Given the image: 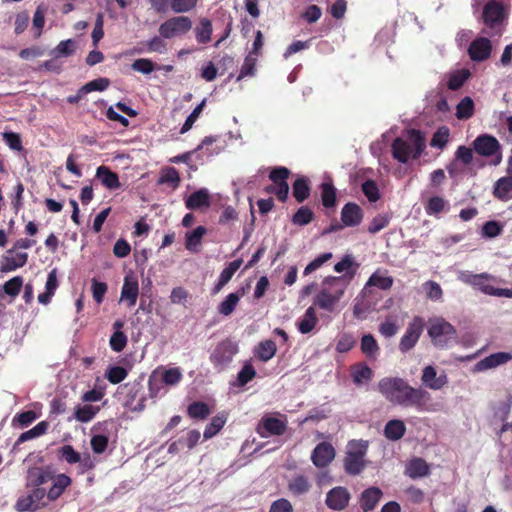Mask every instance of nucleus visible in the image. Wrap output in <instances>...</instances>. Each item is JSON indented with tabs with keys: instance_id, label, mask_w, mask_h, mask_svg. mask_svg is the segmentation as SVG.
I'll list each match as a JSON object with an SVG mask.
<instances>
[{
	"instance_id": "obj_37",
	"label": "nucleus",
	"mask_w": 512,
	"mask_h": 512,
	"mask_svg": "<svg viewBox=\"0 0 512 512\" xmlns=\"http://www.w3.org/2000/svg\"><path fill=\"white\" fill-rule=\"evenodd\" d=\"M393 278L380 273L379 270L375 271L368 279L365 289L374 286L381 290H389L393 285Z\"/></svg>"
},
{
	"instance_id": "obj_48",
	"label": "nucleus",
	"mask_w": 512,
	"mask_h": 512,
	"mask_svg": "<svg viewBox=\"0 0 512 512\" xmlns=\"http://www.w3.org/2000/svg\"><path fill=\"white\" fill-rule=\"evenodd\" d=\"M314 218V212L308 206H301L292 216V223L297 226L308 225Z\"/></svg>"
},
{
	"instance_id": "obj_28",
	"label": "nucleus",
	"mask_w": 512,
	"mask_h": 512,
	"mask_svg": "<svg viewBox=\"0 0 512 512\" xmlns=\"http://www.w3.org/2000/svg\"><path fill=\"white\" fill-rule=\"evenodd\" d=\"M53 485L47 492V498L50 501H55L64 493V491L71 485L72 479L66 474H58L54 476Z\"/></svg>"
},
{
	"instance_id": "obj_4",
	"label": "nucleus",
	"mask_w": 512,
	"mask_h": 512,
	"mask_svg": "<svg viewBox=\"0 0 512 512\" xmlns=\"http://www.w3.org/2000/svg\"><path fill=\"white\" fill-rule=\"evenodd\" d=\"M481 19L485 25L483 33L490 36L500 34L506 19V11L503 3L497 0H489L483 6Z\"/></svg>"
},
{
	"instance_id": "obj_55",
	"label": "nucleus",
	"mask_w": 512,
	"mask_h": 512,
	"mask_svg": "<svg viewBox=\"0 0 512 512\" xmlns=\"http://www.w3.org/2000/svg\"><path fill=\"white\" fill-rule=\"evenodd\" d=\"M128 342V338L123 331H114L110 337L109 345L114 352H121L124 350Z\"/></svg>"
},
{
	"instance_id": "obj_56",
	"label": "nucleus",
	"mask_w": 512,
	"mask_h": 512,
	"mask_svg": "<svg viewBox=\"0 0 512 512\" xmlns=\"http://www.w3.org/2000/svg\"><path fill=\"white\" fill-rule=\"evenodd\" d=\"M503 231V225L495 220L487 221L482 226V235L486 238H495Z\"/></svg>"
},
{
	"instance_id": "obj_30",
	"label": "nucleus",
	"mask_w": 512,
	"mask_h": 512,
	"mask_svg": "<svg viewBox=\"0 0 512 512\" xmlns=\"http://www.w3.org/2000/svg\"><path fill=\"white\" fill-rule=\"evenodd\" d=\"M311 193L310 181L305 176L298 177L292 185V194L298 203L307 200Z\"/></svg>"
},
{
	"instance_id": "obj_8",
	"label": "nucleus",
	"mask_w": 512,
	"mask_h": 512,
	"mask_svg": "<svg viewBox=\"0 0 512 512\" xmlns=\"http://www.w3.org/2000/svg\"><path fill=\"white\" fill-rule=\"evenodd\" d=\"M192 21L187 16H175L167 19L159 26V34L164 39H171L189 32Z\"/></svg>"
},
{
	"instance_id": "obj_25",
	"label": "nucleus",
	"mask_w": 512,
	"mask_h": 512,
	"mask_svg": "<svg viewBox=\"0 0 512 512\" xmlns=\"http://www.w3.org/2000/svg\"><path fill=\"white\" fill-rule=\"evenodd\" d=\"M382 497V491L378 487L365 489L360 496V507L364 512L373 510Z\"/></svg>"
},
{
	"instance_id": "obj_34",
	"label": "nucleus",
	"mask_w": 512,
	"mask_h": 512,
	"mask_svg": "<svg viewBox=\"0 0 512 512\" xmlns=\"http://www.w3.org/2000/svg\"><path fill=\"white\" fill-rule=\"evenodd\" d=\"M24 284V279L22 276H14L13 278L6 281L0 288V298H2V293L10 296L12 299L16 298Z\"/></svg>"
},
{
	"instance_id": "obj_52",
	"label": "nucleus",
	"mask_w": 512,
	"mask_h": 512,
	"mask_svg": "<svg viewBox=\"0 0 512 512\" xmlns=\"http://www.w3.org/2000/svg\"><path fill=\"white\" fill-rule=\"evenodd\" d=\"M256 63L257 57L248 54L244 59L237 81H240L247 76H254L256 72Z\"/></svg>"
},
{
	"instance_id": "obj_64",
	"label": "nucleus",
	"mask_w": 512,
	"mask_h": 512,
	"mask_svg": "<svg viewBox=\"0 0 512 512\" xmlns=\"http://www.w3.org/2000/svg\"><path fill=\"white\" fill-rule=\"evenodd\" d=\"M182 378L183 375L179 367L166 369L162 374V381L166 385H176Z\"/></svg>"
},
{
	"instance_id": "obj_49",
	"label": "nucleus",
	"mask_w": 512,
	"mask_h": 512,
	"mask_svg": "<svg viewBox=\"0 0 512 512\" xmlns=\"http://www.w3.org/2000/svg\"><path fill=\"white\" fill-rule=\"evenodd\" d=\"M76 51V44L73 39H67L61 41L52 51L56 58L58 57H69L73 55Z\"/></svg>"
},
{
	"instance_id": "obj_2",
	"label": "nucleus",
	"mask_w": 512,
	"mask_h": 512,
	"mask_svg": "<svg viewBox=\"0 0 512 512\" xmlns=\"http://www.w3.org/2000/svg\"><path fill=\"white\" fill-rule=\"evenodd\" d=\"M408 140L397 137L391 145L393 157L401 163H407L410 157L418 159L426 147L425 137L419 130H409Z\"/></svg>"
},
{
	"instance_id": "obj_45",
	"label": "nucleus",
	"mask_w": 512,
	"mask_h": 512,
	"mask_svg": "<svg viewBox=\"0 0 512 512\" xmlns=\"http://www.w3.org/2000/svg\"><path fill=\"white\" fill-rule=\"evenodd\" d=\"M372 376V369L364 363L355 365L352 368V379L353 382L357 385L370 381L372 379Z\"/></svg>"
},
{
	"instance_id": "obj_16",
	"label": "nucleus",
	"mask_w": 512,
	"mask_h": 512,
	"mask_svg": "<svg viewBox=\"0 0 512 512\" xmlns=\"http://www.w3.org/2000/svg\"><path fill=\"white\" fill-rule=\"evenodd\" d=\"M340 218L345 227H356L361 224L364 212L357 203L348 202L342 207Z\"/></svg>"
},
{
	"instance_id": "obj_39",
	"label": "nucleus",
	"mask_w": 512,
	"mask_h": 512,
	"mask_svg": "<svg viewBox=\"0 0 512 512\" xmlns=\"http://www.w3.org/2000/svg\"><path fill=\"white\" fill-rule=\"evenodd\" d=\"M100 411L99 406H93L86 404L83 406H77L74 410V418L81 423L90 422Z\"/></svg>"
},
{
	"instance_id": "obj_61",
	"label": "nucleus",
	"mask_w": 512,
	"mask_h": 512,
	"mask_svg": "<svg viewBox=\"0 0 512 512\" xmlns=\"http://www.w3.org/2000/svg\"><path fill=\"white\" fill-rule=\"evenodd\" d=\"M389 217L387 215L378 214L376 215L368 225V232L376 234L389 225Z\"/></svg>"
},
{
	"instance_id": "obj_57",
	"label": "nucleus",
	"mask_w": 512,
	"mask_h": 512,
	"mask_svg": "<svg viewBox=\"0 0 512 512\" xmlns=\"http://www.w3.org/2000/svg\"><path fill=\"white\" fill-rule=\"evenodd\" d=\"M449 129L445 126L440 127L434 134L430 141L432 147L443 149L449 140Z\"/></svg>"
},
{
	"instance_id": "obj_62",
	"label": "nucleus",
	"mask_w": 512,
	"mask_h": 512,
	"mask_svg": "<svg viewBox=\"0 0 512 512\" xmlns=\"http://www.w3.org/2000/svg\"><path fill=\"white\" fill-rule=\"evenodd\" d=\"M38 418V415L33 410L23 411L21 413H17L13 418V425L16 423L19 424L20 427H27L31 423H33Z\"/></svg>"
},
{
	"instance_id": "obj_22",
	"label": "nucleus",
	"mask_w": 512,
	"mask_h": 512,
	"mask_svg": "<svg viewBox=\"0 0 512 512\" xmlns=\"http://www.w3.org/2000/svg\"><path fill=\"white\" fill-rule=\"evenodd\" d=\"M421 380L426 387L433 390H439L446 385L447 376L445 374L437 376L436 369L429 365L423 369Z\"/></svg>"
},
{
	"instance_id": "obj_35",
	"label": "nucleus",
	"mask_w": 512,
	"mask_h": 512,
	"mask_svg": "<svg viewBox=\"0 0 512 512\" xmlns=\"http://www.w3.org/2000/svg\"><path fill=\"white\" fill-rule=\"evenodd\" d=\"M321 202L325 208H335L337 204V191L331 182H324L320 186Z\"/></svg>"
},
{
	"instance_id": "obj_63",
	"label": "nucleus",
	"mask_w": 512,
	"mask_h": 512,
	"mask_svg": "<svg viewBox=\"0 0 512 512\" xmlns=\"http://www.w3.org/2000/svg\"><path fill=\"white\" fill-rule=\"evenodd\" d=\"M512 407V395H509L506 401L500 402L494 411V417L499 421H506Z\"/></svg>"
},
{
	"instance_id": "obj_21",
	"label": "nucleus",
	"mask_w": 512,
	"mask_h": 512,
	"mask_svg": "<svg viewBox=\"0 0 512 512\" xmlns=\"http://www.w3.org/2000/svg\"><path fill=\"white\" fill-rule=\"evenodd\" d=\"M138 294V280L134 277L126 276L121 289V300L127 302L129 307H133L137 302Z\"/></svg>"
},
{
	"instance_id": "obj_1",
	"label": "nucleus",
	"mask_w": 512,
	"mask_h": 512,
	"mask_svg": "<svg viewBox=\"0 0 512 512\" xmlns=\"http://www.w3.org/2000/svg\"><path fill=\"white\" fill-rule=\"evenodd\" d=\"M377 390L391 404L414 407L419 412L431 411V395L422 388H414L400 377H384L377 384Z\"/></svg>"
},
{
	"instance_id": "obj_5",
	"label": "nucleus",
	"mask_w": 512,
	"mask_h": 512,
	"mask_svg": "<svg viewBox=\"0 0 512 512\" xmlns=\"http://www.w3.org/2000/svg\"><path fill=\"white\" fill-rule=\"evenodd\" d=\"M368 442L364 440H351L348 442L344 458V469L349 475H358L365 468L364 457L367 453Z\"/></svg>"
},
{
	"instance_id": "obj_40",
	"label": "nucleus",
	"mask_w": 512,
	"mask_h": 512,
	"mask_svg": "<svg viewBox=\"0 0 512 512\" xmlns=\"http://www.w3.org/2000/svg\"><path fill=\"white\" fill-rule=\"evenodd\" d=\"M213 32L212 23L207 18H202L199 25L195 28L196 40L200 44H206L210 42Z\"/></svg>"
},
{
	"instance_id": "obj_9",
	"label": "nucleus",
	"mask_w": 512,
	"mask_h": 512,
	"mask_svg": "<svg viewBox=\"0 0 512 512\" xmlns=\"http://www.w3.org/2000/svg\"><path fill=\"white\" fill-rule=\"evenodd\" d=\"M428 335L434 345L445 347L451 339L455 338L456 330L444 319H437L428 328Z\"/></svg>"
},
{
	"instance_id": "obj_53",
	"label": "nucleus",
	"mask_w": 512,
	"mask_h": 512,
	"mask_svg": "<svg viewBox=\"0 0 512 512\" xmlns=\"http://www.w3.org/2000/svg\"><path fill=\"white\" fill-rule=\"evenodd\" d=\"M127 375V370L121 366H112L105 373L107 380L114 385L121 383Z\"/></svg>"
},
{
	"instance_id": "obj_59",
	"label": "nucleus",
	"mask_w": 512,
	"mask_h": 512,
	"mask_svg": "<svg viewBox=\"0 0 512 512\" xmlns=\"http://www.w3.org/2000/svg\"><path fill=\"white\" fill-rule=\"evenodd\" d=\"M362 192L370 202H376L380 198L379 188L374 180H366L362 184Z\"/></svg>"
},
{
	"instance_id": "obj_36",
	"label": "nucleus",
	"mask_w": 512,
	"mask_h": 512,
	"mask_svg": "<svg viewBox=\"0 0 512 512\" xmlns=\"http://www.w3.org/2000/svg\"><path fill=\"white\" fill-rule=\"evenodd\" d=\"M244 292L230 293L226 298L218 305V312L223 316H229L233 313L236 306L239 303L240 298Z\"/></svg>"
},
{
	"instance_id": "obj_27",
	"label": "nucleus",
	"mask_w": 512,
	"mask_h": 512,
	"mask_svg": "<svg viewBox=\"0 0 512 512\" xmlns=\"http://www.w3.org/2000/svg\"><path fill=\"white\" fill-rule=\"evenodd\" d=\"M185 206L189 210L208 208L210 206V196L208 190L201 188L193 192L186 200Z\"/></svg>"
},
{
	"instance_id": "obj_51",
	"label": "nucleus",
	"mask_w": 512,
	"mask_h": 512,
	"mask_svg": "<svg viewBox=\"0 0 512 512\" xmlns=\"http://www.w3.org/2000/svg\"><path fill=\"white\" fill-rule=\"evenodd\" d=\"M469 76H470L469 70H466V69L459 70V71L453 73L452 75H450L448 82H447V87L453 91L458 90L459 88H461L463 86V84L466 82V80L469 78Z\"/></svg>"
},
{
	"instance_id": "obj_60",
	"label": "nucleus",
	"mask_w": 512,
	"mask_h": 512,
	"mask_svg": "<svg viewBox=\"0 0 512 512\" xmlns=\"http://www.w3.org/2000/svg\"><path fill=\"white\" fill-rule=\"evenodd\" d=\"M399 330L396 321L392 317H387L385 321H383L379 325V332L382 336L386 338H391L397 334Z\"/></svg>"
},
{
	"instance_id": "obj_7",
	"label": "nucleus",
	"mask_w": 512,
	"mask_h": 512,
	"mask_svg": "<svg viewBox=\"0 0 512 512\" xmlns=\"http://www.w3.org/2000/svg\"><path fill=\"white\" fill-rule=\"evenodd\" d=\"M473 150L480 156L492 158L491 164L497 166L502 161V147L496 137L481 134L472 143Z\"/></svg>"
},
{
	"instance_id": "obj_14",
	"label": "nucleus",
	"mask_w": 512,
	"mask_h": 512,
	"mask_svg": "<svg viewBox=\"0 0 512 512\" xmlns=\"http://www.w3.org/2000/svg\"><path fill=\"white\" fill-rule=\"evenodd\" d=\"M350 499L351 494L346 487L336 486L327 492L325 504L331 510L342 511L348 507Z\"/></svg>"
},
{
	"instance_id": "obj_54",
	"label": "nucleus",
	"mask_w": 512,
	"mask_h": 512,
	"mask_svg": "<svg viewBox=\"0 0 512 512\" xmlns=\"http://www.w3.org/2000/svg\"><path fill=\"white\" fill-rule=\"evenodd\" d=\"M206 105V99H203L200 104H198L194 110L191 112V114L187 117L186 121L184 122L183 126L180 129L181 134H185L188 132L193 124L197 121L200 114L202 113L204 107Z\"/></svg>"
},
{
	"instance_id": "obj_6",
	"label": "nucleus",
	"mask_w": 512,
	"mask_h": 512,
	"mask_svg": "<svg viewBox=\"0 0 512 512\" xmlns=\"http://www.w3.org/2000/svg\"><path fill=\"white\" fill-rule=\"evenodd\" d=\"M460 280L474 288H478L482 293L490 296L512 298V289L495 288L488 284V281L495 280V277L488 273L472 274L463 273Z\"/></svg>"
},
{
	"instance_id": "obj_42",
	"label": "nucleus",
	"mask_w": 512,
	"mask_h": 512,
	"mask_svg": "<svg viewBox=\"0 0 512 512\" xmlns=\"http://www.w3.org/2000/svg\"><path fill=\"white\" fill-rule=\"evenodd\" d=\"M475 106L471 97H464L456 106V117L459 120H468L474 115Z\"/></svg>"
},
{
	"instance_id": "obj_18",
	"label": "nucleus",
	"mask_w": 512,
	"mask_h": 512,
	"mask_svg": "<svg viewBox=\"0 0 512 512\" xmlns=\"http://www.w3.org/2000/svg\"><path fill=\"white\" fill-rule=\"evenodd\" d=\"M512 359V355L508 352L493 353L477 362L474 366L475 372H482L503 365Z\"/></svg>"
},
{
	"instance_id": "obj_3",
	"label": "nucleus",
	"mask_w": 512,
	"mask_h": 512,
	"mask_svg": "<svg viewBox=\"0 0 512 512\" xmlns=\"http://www.w3.org/2000/svg\"><path fill=\"white\" fill-rule=\"evenodd\" d=\"M341 282L340 277L328 276L323 280L324 287L314 298L313 305L318 308L333 312L336 305L344 295L345 288L339 286Z\"/></svg>"
},
{
	"instance_id": "obj_26",
	"label": "nucleus",
	"mask_w": 512,
	"mask_h": 512,
	"mask_svg": "<svg viewBox=\"0 0 512 512\" xmlns=\"http://www.w3.org/2000/svg\"><path fill=\"white\" fill-rule=\"evenodd\" d=\"M287 488L291 495L299 497L307 494L311 490L312 484L307 476L301 474L293 476L288 481Z\"/></svg>"
},
{
	"instance_id": "obj_10",
	"label": "nucleus",
	"mask_w": 512,
	"mask_h": 512,
	"mask_svg": "<svg viewBox=\"0 0 512 512\" xmlns=\"http://www.w3.org/2000/svg\"><path fill=\"white\" fill-rule=\"evenodd\" d=\"M424 329V321L421 317L416 316L408 324L404 335L399 342V350L407 353L415 347Z\"/></svg>"
},
{
	"instance_id": "obj_33",
	"label": "nucleus",
	"mask_w": 512,
	"mask_h": 512,
	"mask_svg": "<svg viewBox=\"0 0 512 512\" xmlns=\"http://www.w3.org/2000/svg\"><path fill=\"white\" fill-rule=\"evenodd\" d=\"M318 318L314 306L306 309L303 317L298 322V330L302 334L310 333L316 326Z\"/></svg>"
},
{
	"instance_id": "obj_47",
	"label": "nucleus",
	"mask_w": 512,
	"mask_h": 512,
	"mask_svg": "<svg viewBox=\"0 0 512 512\" xmlns=\"http://www.w3.org/2000/svg\"><path fill=\"white\" fill-rule=\"evenodd\" d=\"M361 351L367 358H375L379 352V346L373 335L366 334L361 339Z\"/></svg>"
},
{
	"instance_id": "obj_29",
	"label": "nucleus",
	"mask_w": 512,
	"mask_h": 512,
	"mask_svg": "<svg viewBox=\"0 0 512 512\" xmlns=\"http://www.w3.org/2000/svg\"><path fill=\"white\" fill-rule=\"evenodd\" d=\"M493 195L501 201L512 199V176H505L498 179L494 186Z\"/></svg>"
},
{
	"instance_id": "obj_43",
	"label": "nucleus",
	"mask_w": 512,
	"mask_h": 512,
	"mask_svg": "<svg viewBox=\"0 0 512 512\" xmlns=\"http://www.w3.org/2000/svg\"><path fill=\"white\" fill-rule=\"evenodd\" d=\"M448 209V202L440 196H433L429 198L425 204V211L428 215H438Z\"/></svg>"
},
{
	"instance_id": "obj_24",
	"label": "nucleus",
	"mask_w": 512,
	"mask_h": 512,
	"mask_svg": "<svg viewBox=\"0 0 512 512\" xmlns=\"http://www.w3.org/2000/svg\"><path fill=\"white\" fill-rule=\"evenodd\" d=\"M10 255L11 254L6 252L3 256V263L0 267L1 273H8L17 270L18 268H22L28 261V254L26 252H19L14 256Z\"/></svg>"
},
{
	"instance_id": "obj_58",
	"label": "nucleus",
	"mask_w": 512,
	"mask_h": 512,
	"mask_svg": "<svg viewBox=\"0 0 512 512\" xmlns=\"http://www.w3.org/2000/svg\"><path fill=\"white\" fill-rule=\"evenodd\" d=\"M198 0H171L170 8L174 13H186L194 9Z\"/></svg>"
},
{
	"instance_id": "obj_32",
	"label": "nucleus",
	"mask_w": 512,
	"mask_h": 512,
	"mask_svg": "<svg viewBox=\"0 0 512 512\" xmlns=\"http://www.w3.org/2000/svg\"><path fill=\"white\" fill-rule=\"evenodd\" d=\"M227 418L228 414L226 412H220L215 415L204 430V438L208 440L214 437L224 427Z\"/></svg>"
},
{
	"instance_id": "obj_44",
	"label": "nucleus",
	"mask_w": 512,
	"mask_h": 512,
	"mask_svg": "<svg viewBox=\"0 0 512 512\" xmlns=\"http://www.w3.org/2000/svg\"><path fill=\"white\" fill-rule=\"evenodd\" d=\"M211 413L209 406L202 401H195L187 408V414L192 419L204 420Z\"/></svg>"
},
{
	"instance_id": "obj_11",
	"label": "nucleus",
	"mask_w": 512,
	"mask_h": 512,
	"mask_svg": "<svg viewBox=\"0 0 512 512\" xmlns=\"http://www.w3.org/2000/svg\"><path fill=\"white\" fill-rule=\"evenodd\" d=\"M237 352V345L230 340H225L215 347L210 355V361L215 367L223 368L232 361Z\"/></svg>"
},
{
	"instance_id": "obj_12",
	"label": "nucleus",
	"mask_w": 512,
	"mask_h": 512,
	"mask_svg": "<svg viewBox=\"0 0 512 512\" xmlns=\"http://www.w3.org/2000/svg\"><path fill=\"white\" fill-rule=\"evenodd\" d=\"M286 430L287 422L272 416H263L256 428L257 433L263 438L281 436Z\"/></svg>"
},
{
	"instance_id": "obj_38",
	"label": "nucleus",
	"mask_w": 512,
	"mask_h": 512,
	"mask_svg": "<svg viewBox=\"0 0 512 512\" xmlns=\"http://www.w3.org/2000/svg\"><path fill=\"white\" fill-rule=\"evenodd\" d=\"M207 233L204 226H198L192 231H188L185 235V247L190 251H195L200 245L203 236Z\"/></svg>"
},
{
	"instance_id": "obj_13",
	"label": "nucleus",
	"mask_w": 512,
	"mask_h": 512,
	"mask_svg": "<svg viewBox=\"0 0 512 512\" xmlns=\"http://www.w3.org/2000/svg\"><path fill=\"white\" fill-rule=\"evenodd\" d=\"M291 172L284 166L275 167L270 171L269 179L275 183L276 197L280 202H286L289 194V185L287 179Z\"/></svg>"
},
{
	"instance_id": "obj_19",
	"label": "nucleus",
	"mask_w": 512,
	"mask_h": 512,
	"mask_svg": "<svg viewBox=\"0 0 512 512\" xmlns=\"http://www.w3.org/2000/svg\"><path fill=\"white\" fill-rule=\"evenodd\" d=\"M54 478V473L50 468L32 467L27 471V486L40 487Z\"/></svg>"
},
{
	"instance_id": "obj_41",
	"label": "nucleus",
	"mask_w": 512,
	"mask_h": 512,
	"mask_svg": "<svg viewBox=\"0 0 512 512\" xmlns=\"http://www.w3.org/2000/svg\"><path fill=\"white\" fill-rule=\"evenodd\" d=\"M277 347L274 341L265 340L261 341L256 349V357L261 361L267 362L276 354Z\"/></svg>"
},
{
	"instance_id": "obj_15",
	"label": "nucleus",
	"mask_w": 512,
	"mask_h": 512,
	"mask_svg": "<svg viewBox=\"0 0 512 512\" xmlns=\"http://www.w3.org/2000/svg\"><path fill=\"white\" fill-rule=\"evenodd\" d=\"M335 458V449L329 442L319 443L312 451L311 461L317 468L327 467Z\"/></svg>"
},
{
	"instance_id": "obj_20",
	"label": "nucleus",
	"mask_w": 512,
	"mask_h": 512,
	"mask_svg": "<svg viewBox=\"0 0 512 512\" xmlns=\"http://www.w3.org/2000/svg\"><path fill=\"white\" fill-rule=\"evenodd\" d=\"M430 472V467L423 458L414 457L407 462L404 473L409 478L415 480L428 476Z\"/></svg>"
},
{
	"instance_id": "obj_31",
	"label": "nucleus",
	"mask_w": 512,
	"mask_h": 512,
	"mask_svg": "<svg viewBox=\"0 0 512 512\" xmlns=\"http://www.w3.org/2000/svg\"><path fill=\"white\" fill-rule=\"evenodd\" d=\"M406 433V426L402 420L393 419L386 423L384 436L390 441L400 440Z\"/></svg>"
},
{
	"instance_id": "obj_46",
	"label": "nucleus",
	"mask_w": 512,
	"mask_h": 512,
	"mask_svg": "<svg viewBox=\"0 0 512 512\" xmlns=\"http://www.w3.org/2000/svg\"><path fill=\"white\" fill-rule=\"evenodd\" d=\"M57 457L68 464H76L81 461V454L69 444L63 445L57 450Z\"/></svg>"
},
{
	"instance_id": "obj_23",
	"label": "nucleus",
	"mask_w": 512,
	"mask_h": 512,
	"mask_svg": "<svg viewBox=\"0 0 512 512\" xmlns=\"http://www.w3.org/2000/svg\"><path fill=\"white\" fill-rule=\"evenodd\" d=\"M95 177L109 190H116L121 187L118 174L112 171L108 166H99L96 170Z\"/></svg>"
},
{
	"instance_id": "obj_50",
	"label": "nucleus",
	"mask_w": 512,
	"mask_h": 512,
	"mask_svg": "<svg viewBox=\"0 0 512 512\" xmlns=\"http://www.w3.org/2000/svg\"><path fill=\"white\" fill-rule=\"evenodd\" d=\"M110 79L106 77H99L92 81L87 82L85 85L81 87L82 93H90L93 91H105L110 86Z\"/></svg>"
},
{
	"instance_id": "obj_17",
	"label": "nucleus",
	"mask_w": 512,
	"mask_h": 512,
	"mask_svg": "<svg viewBox=\"0 0 512 512\" xmlns=\"http://www.w3.org/2000/svg\"><path fill=\"white\" fill-rule=\"evenodd\" d=\"M492 51L491 41L486 37H480L473 40L468 48V54L471 60L482 62L490 57Z\"/></svg>"
}]
</instances>
